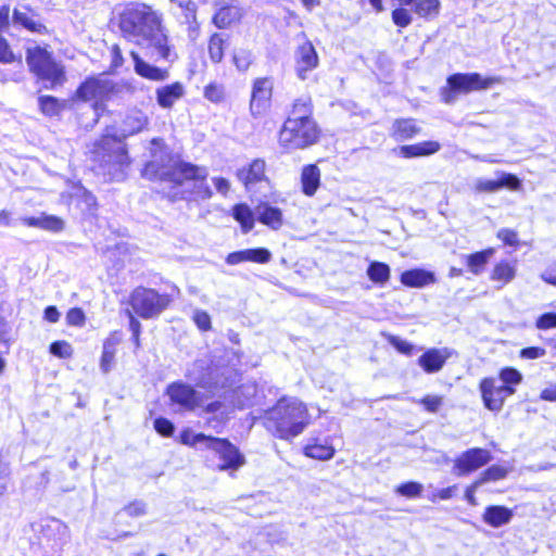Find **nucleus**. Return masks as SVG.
Returning <instances> with one entry per match:
<instances>
[{
	"label": "nucleus",
	"instance_id": "nucleus-37",
	"mask_svg": "<svg viewBox=\"0 0 556 556\" xmlns=\"http://www.w3.org/2000/svg\"><path fill=\"white\" fill-rule=\"evenodd\" d=\"M312 101L308 97H302L293 102L292 110L287 119H295L296 122L314 121L312 118Z\"/></svg>",
	"mask_w": 556,
	"mask_h": 556
},
{
	"label": "nucleus",
	"instance_id": "nucleus-34",
	"mask_svg": "<svg viewBox=\"0 0 556 556\" xmlns=\"http://www.w3.org/2000/svg\"><path fill=\"white\" fill-rule=\"evenodd\" d=\"M242 16V11L237 5H224L213 16V23L218 28H226Z\"/></svg>",
	"mask_w": 556,
	"mask_h": 556
},
{
	"label": "nucleus",
	"instance_id": "nucleus-56",
	"mask_svg": "<svg viewBox=\"0 0 556 556\" xmlns=\"http://www.w3.org/2000/svg\"><path fill=\"white\" fill-rule=\"evenodd\" d=\"M86 320L85 313L79 307L71 308L66 314V321L71 326L81 327Z\"/></svg>",
	"mask_w": 556,
	"mask_h": 556
},
{
	"label": "nucleus",
	"instance_id": "nucleus-30",
	"mask_svg": "<svg viewBox=\"0 0 556 556\" xmlns=\"http://www.w3.org/2000/svg\"><path fill=\"white\" fill-rule=\"evenodd\" d=\"M401 282L406 287L422 288L435 282V276L432 271L422 268H414L402 273Z\"/></svg>",
	"mask_w": 556,
	"mask_h": 556
},
{
	"label": "nucleus",
	"instance_id": "nucleus-8",
	"mask_svg": "<svg viewBox=\"0 0 556 556\" xmlns=\"http://www.w3.org/2000/svg\"><path fill=\"white\" fill-rule=\"evenodd\" d=\"M169 303V295L143 287L136 288L129 298L132 312L143 319L156 318Z\"/></svg>",
	"mask_w": 556,
	"mask_h": 556
},
{
	"label": "nucleus",
	"instance_id": "nucleus-4",
	"mask_svg": "<svg viewBox=\"0 0 556 556\" xmlns=\"http://www.w3.org/2000/svg\"><path fill=\"white\" fill-rule=\"evenodd\" d=\"M182 442L214 452L220 459V470H236L244 464V456L229 440L206 435L204 433L182 434Z\"/></svg>",
	"mask_w": 556,
	"mask_h": 556
},
{
	"label": "nucleus",
	"instance_id": "nucleus-41",
	"mask_svg": "<svg viewBox=\"0 0 556 556\" xmlns=\"http://www.w3.org/2000/svg\"><path fill=\"white\" fill-rule=\"evenodd\" d=\"M515 276L516 266L508 261H502L494 266L491 279L502 281L503 285H506L510 282Z\"/></svg>",
	"mask_w": 556,
	"mask_h": 556
},
{
	"label": "nucleus",
	"instance_id": "nucleus-21",
	"mask_svg": "<svg viewBox=\"0 0 556 556\" xmlns=\"http://www.w3.org/2000/svg\"><path fill=\"white\" fill-rule=\"evenodd\" d=\"M271 260V252L266 248H254L235 251L226 256L228 265H238L242 262L266 264Z\"/></svg>",
	"mask_w": 556,
	"mask_h": 556
},
{
	"label": "nucleus",
	"instance_id": "nucleus-29",
	"mask_svg": "<svg viewBox=\"0 0 556 556\" xmlns=\"http://www.w3.org/2000/svg\"><path fill=\"white\" fill-rule=\"evenodd\" d=\"M22 222L28 227H36L51 232H60L64 229V220L62 218L45 213L36 217H24Z\"/></svg>",
	"mask_w": 556,
	"mask_h": 556
},
{
	"label": "nucleus",
	"instance_id": "nucleus-60",
	"mask_svg": "<svg viewBox=\"0 0 556 556\" xmlns=\"http://www.w3.org/2000/svg\"><path fill=\"white\" fill-rule=\"evenodd\" d=\"M115 358V351L104 350L102 351L100 368L103 374L111 371Z\"/></svg>",
	"mask_w": 556,
	"mask_h": 556
},
{
	"label": "nucleus",
	"instance_id": "nucleus-52",
	"mask_svg": "<svg viewBox=\"0 0 556 556\" xmlns=\"http://www.w3.org/2000/svg\"><path fill=\"white\" fill-rule=\"evenodd\" d=\"M192 319L201 331H207L212 328L211 316L202 309H194Z\"/></svg>",
	"mask_w": 556,
	"mask_h": 556
},
{
	"label": "nucleus",
	"instance_id": "nucleus-40",
	"mask_svg": "<svg viewBox=\"0 0 556 556\" xmlns=\"http://www.w3.org/2000/svg\"><path fill=\"white\" fill-rule=\"evenodd\" d=\"M390 267L388 264L372 261L367 268L368 278L379 285H384L390 279Z\"/></svg>",
	"mask_w": 556,
	"mask_h": 556
},
{
	"label": "nucleus",
	"instance_id": "nucleus-46",
	"mask_svg": "<svg viewBox=\"0 0 556 556\" xmlns=\"http://www.w3.org/2000/svg\"><path fill=\"white\" fill-rule=\"evenodd\" d=\"M502 384L515 388L522 381V375L519 370L513 367H505L500 371L498 378H496Z\"/></svg>",
	"mask_w": 556,
	"mask_h": 556
},
{
	"label": "nucleus",
	"instance_id": "nucleus-62",
	"mask_svg": "<svg viewBox=\"0 0 556 556\" xmlns=\"http://www.w3.org/2000/svg\"><path fill=\"white\" fill-rule=\"evenodd\" d=\"M542 280L545 282L556 286V262L551 264L542 274Z\"/></svg>",
	"mask_w": 556,
	"mask_h": 556
},
{
	"label": "nucleus",
	"instance_id": "nucleus-20",
	"mask_svg": "<svg viewBox=\"0 0 556 556\" xmlns=\"http://www.w3.org/2000/svg\"><path fill=\"white\" fill-rule=\"evenodd\" d=\"M148 123L149 118L142 111L131 110L125 115L119 126L118 134H114V136L125 139L142 131L147 127Z\"/></svg>",
	"mask_w": 556,
	"mask_h": 556
},
{
	"label": "nucleus",
	"instance_id": "nucleus-33",
	"mask_svg": "<svg viewBox=\"0 0 556 556\" xmlns=\"http://www.w3.org/2000/svg\"><path fill=\"white\" fill-rule=\"evenodd\" d=\"M302 190L311 197L314 195L320 185V170L316 165H306L301 175Z\"/></svg>",
	"mask_w": 556,
	"mask_h": 556
},
{
	"label": "nucleus",
	"instance_id": "nucleus-2",
	"mask_svg": "<svg viewBox=\"0 0 556 556\" xmlns=\"http://www.w3.org/2000/svg\"><path fill=\"white\" fill-rule=\"evenodd\" d=\"M309 420L306 405L292 396H282L265 414L266 428L283 440L301 434L309 425Z\"/></svg>",
	"mask_w": 556,
	"mask_h": 556
},
{
	"label": "nucleus",
	"instance_id": "nucleus-48",
	"mask_svg": "<svg viewBox=\"0 0 556 556\" xmlns=\"http://www.w3.org/2000/svg\"><path fill=\"white\" fill-rule=\"evenodd\" d=\"M252 61L253 55L249 50L239 49L233 53V63L236 67L241 72H245L250 67Z\"/></svg>",
	"mask_w": 556,
	"mask_h": 556
},
{
	"label": "nucleus",
	"instance_id": "nucleus-61",
	"mask_svg": "<svg viewBox=\"0 0 556 556\" xmlns=\"http://www.w3.org/2000/svg\"><path fill=\"white\" fill-rule=\"evenodd\" d=\"M546 354V351L543 348L539 346H529L525 348L520 351V357L527 359H536L543 357Z\"/></svg>",
	"mask_w": 556,
	"mask_h": 556
},
{
	"label": "nucleus",
	"instance_id": "nucleus-15",
	"mask_svg": "<svg viewBox=\"0 0 556 556\" xmlns=\"http://www.w3.org/2000/svg\"><path fill=\"white\" fill-rule=\"evenodd\" d=\"M273 93V81L268 77L254 80L252 86L250 111L253 116H260L267 110Z\"/></svg>",
	"mask_w": 556,
	"mask_h": 556
},
{
	"label": "nucleus",
	"instance_id": "nucleus-18",
	"mask_svg": "<svg viewBox=\"0 0 556 556\" xmlns=\"http://www.w3.org/2000/svg\"><path fill=\"white\" fill-rule=\"evenodd\" d=\"M451 355L452 353L447 348H432L424 352L417 363L426 374H435L444 367Z\"/></svg>",
	"mask_w": 556,
	"mask_h": 556
},
{
	"label": "nucleus",
	"instance_id": "nucleus-13",
	"mask_svg": "<svg viewBox=\"0 0 556 556\" xmlns=\"http://www.w3.org/2000/svg\"><path fill=\"white\" fill-rule=\"evenodd\" d=\"M102 147L104 151H108V153L103 155V162L109 166V172H111V168L114 170H123V168L129 164L128 153L123 143V139L114 135L106 136L102 140Z\"/></svg>",
	"mask_w": 556,
	"mask_h": 556
},
{
	"label": "nucleus",
	"instance_id": "nucleus-49",
	"mask_svg": "<svg viewBox=\"0 0 556 556\" xmlns=\"http://www.w3.org/2000/svg\"><path fill=\"white\" fill-rule=\"evenodd\" d=\"M49 351L52 355L60 358H70L73 355V348L66 341H54L50 344Z\"/></svg>",
	"mask_w": 556,
	"mask_h": 556
},
{
	"label": "nucleus",
	"instance_id": "nucleus-57",
	"mask_svg": "<svg viewBox=\"0 0 556 556\" xmlns=\"http://www.w3.org/2000/svg\"><path fill=\"white\" fill-rule=\"evenodd\" d=\"M123 511L130 517H141L147 513V505L142 501H134L126 505Z\"/></svg>",
	"mask_w": 556,
	"mask_h": 556
},
{
	"label": "nucleus",
	"instance_id": "nucleus-28",
	"mask_svg": "<svg viewBox=\"0 0 556 556\" xmlns=\"http://www.w3.org/2000/svg\"><path fill=\"white\" fill-rule=\"evenodd\" d=\"M265 161L261 159L254 160L248 168H241L237 172V177L249 189L254 184L265 179Z\"/></svg>",
	"mask_w": 556,
	"mask_h": 556
},
{
	"label": "nucleus",
	"instance_id": "nucleus-43",
	"mask_svg": "<svg viewBox=\"0 0 556 556\" xmlns=\"http://www.w3.org/2000/svg\"><path fill=\"white\" fill-rule=\"evenodd\" d=\"M116 86V97L124 96H135L138 92L143 91V84L135 78L123 79L121 81H115Z\"/></svg>",
	"mask_w": 556,
	"mask_h": 556
},
{
	"label": "nucleus",
	"instance_id": "nucleus-53",
	"mask_svg": "<svg viewBox=\"0 0 556 556\" xmlns=\"http://www.w3.org/2000/svg\"><path fill=\"white\" fill-rule=\"evenodd\" d=\"M154 429L163 437H172L175 431V426L168 419L159 417L154 420Z\"/></svg>",
	"mask_w": 556,
	"mask_h": 556
},
{
	"label": "nucleus",
	"instance_id": "nucleus-26",
	"mask_svg": "<svg viewBox=\"0 0 556 556\" xmlns=\"http://www.w3.org/2000/svg\"><path fill=\"white\" fill-rule=\"evenodd\" d=\"M513 517L514 513L511 509L505 506L490 505L485 508L482 519L486 525L500 528L509 523Z\"/></svg>",
	"mask_w": 556,
	"mask_h": 556
},
{
	"label": "nucleus",
	"instance_id": "nucleus-64",
	"mask_svg": "<svg viewBox=\"0 0 556 556\" xmlns=\"http://www.w3.org/2000/svg\"><path fill=\"white\" fill-rule=\"evenodd\" d=\"M122 337L118 332H113L103 343L104 350H111L116 352V346L121 343Z\"/></svg>",
	"mask_w": 556,
	"mask_h": 556
},
{
	"label": "nucleus",
	"instance_id": "nucleus-47",
	"mask_svg": "<svg viewBox=\"0 0 556 556\" xmlns=\"http://www.w3.org/2000/svg\"><path fill=\"white\" fill-rule=\"evenodd\" d=\"M386 338L397 352L407 356L413 354L415 348L410 342L394 334H387Z\"/></svg>",
	"mask_w": 556,
	"mask_h": 556
},
{
	"label": "nucleus",
	"instance_id": "nucleus-17",
	"mask_svg": "<svg viewBox=\"0 0 556 556\" xmlns=\"http://www.w3.org/2000/svg\"><path fill=\"white\" fill-rule=\"evenodd\" d=\"M204 369L205 362L201 359L195 361L192 368L188 370L186 376L202 389H217L225 387V383L218 378L217 368H207L206 371L203 372Z\"/></svg>",
	"mask_w": 556,
	"mask_h": 556
},
{
	"label": "nucleus",
	"instance_id": "nucleus-44",
	"mask_svg": "<svg viewBox=\"0 0 556 556\" xmlns=\"http://www.w3.org/2000/svg\"><path fill=\"white\" fill-rule=\"evenodd\" d=\"M439 0H417L415 2V13L420 17L432 18L439 14Z\"/></svg>",
	"mask_w": 556,
	"mask_h": 556
},
{
	"label": "nucleus",
	"instance_id": "nucleus-5",
	"mask_svg": "<svg viewBox=\"0 0 556 556\" xmlns=\"http://www.w3.org/2000/svg\"><path fill=\"white\" fill-rule=\"evenodd\" d=\"M26 63L31 73L48 83L45 87L53 89L66 80L64 66L58 63L46 48L36 46L27 48Z\"/></svg>",
	"mask_w": 556,
	"mask_h": 556
},
{
	"label": "nucleus",
	"instance_id": "nucleus-38",
	"mask_svg": "<svg viewBox=\"0 0 556 556\" xmlns=\"http://www.w3.org/2000/svg\"><path fill=\"white\" fill-rule=\"evenodd\" d=\"M65 101H61L53 96H40L38 98L40 112L49 117L60 115V113L65 109Z\"/></svg>",
	"mask_w": 556,
	"mask_h": 556
},
{
	"label": "nucleus",
	"instance_id": "nucleus-23",
	"mask_svg": "<svg viewBox=\"0 0 556 556\" xmlns=\"http://www.w3.org/2000/svg\"><path fill=\"white\" fill-rule=\"evenodd\" d=\"M134 61V71L142 78L153 81H164L169 77V72L144 61L136 51L130 52Z\"/></svg>",
	"mask_w": 556,
	"mask_h": 556
},
{
	"label": "nucleus",
	"instance_id": "nucleus-7",
	"mask_svg": "<svg viewBox=\"0 0 556 556\" xmlns=\"http://www.w3.org/2000/svg\"><path fill=\"white\" fill-rule=\"evenodd\" d=\"M319 135L315 121L286 119L279 131V144L288 152L305 149L316 143Z\"/></svg>",
	"mask_w": 556,
	"mask_h": 556
},
{
	"label": "nucleus",
	"instance_id": "nucleus-1",
	"mask_svg": "<svg viewBox=\"0 0 556 556\" xmlns=\"http://www.w3.org/2000/svg\"><path fill=\"white\" fill-rule=\"evenodd\" d=\"M122 36L141 48L151 56L173 62L177 55L169 45L162 13L143 3L127 7L119 15Z\"/></svg>",
	"mask_w": 556,
	"mask_h": 556
},
{
	"label": "nucleus",
	"instance_id": "nucleus-54",
	"mask_svg": "<svg viewBox=\"0 0 556 556\" xmlns=\"http://www.w3.org/2000/svg\"><path fill=\"white\" fill-rule=\"evenodd\" d=\"M16 60L8 40L0 35V63L11 64Z\"/></svg>",
	"mask_w": 556,
	"mask_h": 556
},
{
	"label": "nucleus",
	"instance_id": "nucleus-22",
	"mask_svg": "<svg viewBox=\"0 0 556 556\" xmlns=\"http://www.w3.org/2000/svg\"><path fill=\"white\" fill-rule=\"evenodd\" d=\"M497 174L500 177L496 180L478 179L476 182V190L479 192L493 193L503 188L516 190L520 187V180L516 175L500 172Z\"/></svg>",
	"mask_w": 556,
	"mask_h": 556
},
{
	"label": "nucleus",
	"instance_id": "nucleus-39",
	"mask_svg": "<svg viewBox=\"0 0 556 556\" xmlns=\"http://www.w3.org/2000/svg\"><path fill=\"white\" fill-rule=\"evenodd\" d=\"M394 134L401 140H407L419 134L420 128L413 118L396 119L394 122Z\"/></svg>",
	"mask_w": 556,
	"mask_h": 556
},
{
	"label": "nucleus",
	"instance_id": "nucleus-35",
	"mask_svg": "<svg viewBox=\"0 0 556 556\" xmlns=\"http://www.w3.org/2000/svg\"><path fill=\"white\" fill-rule=\"evenodd\" d=\"M233 218L241 225L243 233H248L254 227L255 210L252 211L247 204L240 203L232 207Z\"/></svg>",
	"mask_w": 556,
	"mask_h": 556
},
{
	"label": "nucleus",
	"instance_id": "nucleus-3",
	"mask_svg": "<svg viewBox=\"0 0 556 556\" xmlns=\"http://www.w3.org/2000/svg\"><path fill=\"white\" fill-rule=\"evenodd\" d=\"M166 395H168L172 404L178 406V412L190 413L199 410V416L215 414L224 406L220 401L205 404V395L182 381H175L168 384Z\"/></svg>",
	"mask_w": 556,
	"mask_h": 556
},
{
	"label": "nucleus",
	"instance_id": "nucleus-16",
	"mask_svg": "<svg viewBox=\"0 0 556 556\" xmlns=\"http://www.w3.org/2000/svg\"><path fill=\"white\" fill-rule=\"evenodd\" d=\"M12 24L35 34H47L46 25L40 21L39 14L29 5H21L12 12Z\"/></svg>",
	"mask_w": 556,
	"mask_h": 556
},
{
	"label": "nucleus",
	"instance_id": "nucleus-27",
	"mask_svg": "<svg viewBox=\"0 0 556 556\" xmlns=\"http://www.w3.org/2000/svg\"><path fill=\"white\" fill-rule=\"evenodd\" d=\"M185 94L184 85L179 81L156 89V102L163 109H169Z\"/></svg>",
	"mask_w": 556,
	"mask_h": 556
},
{
	"label": "nucleus",
	"instance_id": "nucleus-55",
	"mask_svg": "<svg viewBox=\"0 0 556 556\" xmlns=\"http://www.w3.org/2000/svg\"><path fill=\"white\" fill-rule=\"evenodd\" d=\"M392 21L400 27H407L412 23V16L406 9L399 8L392 11Z\"/></svg>",
	"mask_w": 556,
	"mask_h": 556
},
{
	"label": "nucleus",
	"instance_id": "nucleus-63",
	"mask_svg": "<svg viewBox=\"0 0 556 556\" xmlns=\"http://www.w3.org/2000/svg\"><path fill=\"white\" fill-rule=\"evenodd\" d=\"M127 316L129 317V329L132 333V337H140L141 332V324L140 321L134 316L132 309L126 311Z\"/></svg>",
	"mask_w": 556,
	"mask_h": 556
},
{
	"label": "nucleus",
	"instance_id": "nucleus-36",
	"mask_svg": "<svg viewBox=\"0 0 556 556\" xmlns=\"http://www.w3.org/2000/svg\"><path fill=\"white\" fill-rule=\"evenodd\" d=\"M493 254V249H486L469 255H465L464 257L466 258V264L469 270L473 275H480Z\"/></svg>",
	"mask_w": 556,
	"mask_h": 556
},
{
	"label": "nucleus",
	"instance_id": "nucleus-50",
	"mask_svg": "<svg viewBox=\"0 0 556 556\" xmlns=\"http://www.w3.org/2000/svg\"><path fill=\"white\" fill-rule=\"evenodd\" d=\"M204 97L214 103L222 102L225 98L224 87L216 83H211L204 89Z\"/></svg>",
	"mask_w": 556,
	"mask_h": 556
},
{
	"label": "nucleus",
	"instance_id": "nucleus-11",
	"mask_svg": "<svg viewBox=\"0 0 556 556\" xmlns=\"http://www.w3.org/2000/svg\"><path fill=\"white\" fill-rule=\"evenodd\" d=\"M492 454L489 450L482 447H472L463 452L456 457L453 465V473L458 477L468 476L489 464Z\"/></svg>",
	"mask_w": 556,
	"mask_h": 556
},
{
	"label": "nucleus",
	"instance_id": "nucleus-32",
	"mask_svg": "<svg viewBox=\"0 0 556 556\" xmlns=\"http://www.w3.org/2000/svg\"><path fill=\"white\" fill-rule=\"evenodd\" d=\"M304 453L311 458L326 460L333 456L334 448L326 440L312 439L304 447Z\"/></svg>",
	"mask_w": 556,
	"mask_h": 556
},
{
	"label": "nucleus",
	"instance_id": "nucleus-14",
	"mask_svg": "<svg viewBox=\"0 0 556 556\" xmlns=\"http://www.w3.org/2000/svg\"><path fill=\"white\" fill-rule=\"evenodd\" d=\"M295 72L301 80L308 78V74L319 64L318 54L309 40H304L294 51Z\"/></svg>",
	"mask_w": 556,
	"mask_h": 556
},
{
	"label": "nucleus",
	"instance_id": "nucleus-58",
	"mask_svg": "<svg viewBox=\"0 0 556 556\" xmlns=\"http://www.w3.org/2000/svg\"><path fill=\"white\" fill-rule=\"evenodd\" d=\"M497 238L510 247H517L519 243L517 232L508 228L500 229L497 232Z\"/></svg>",
	"mask_w": 556,
	"mask_h": 556
},
{
	"label": "nucleus",
	"instance_id": "nucleus-51",
	"mask_svg": "<svg viewBox=\"0 0 556 556\" xmlns=\"http://www.w3.org/2000/svg\"><path fill=\"white\" fill-rule=\"evenodd\" d=\"M420 405L429 413H437L443 404V397L440 395H426L418 401Z\"/></svg>",
	"mask_w": 556,
	"mask_h": 556
},
{
	"label": "nucleus",
	"instance_id": "nucleus-42",
	"mask_svg": "<svg viewBox=\"0 0 556 556\" xmlns=\"http://www.w3.org/2000/svg\"><path fill=\"white\" fill-rule=\"evenodd\" d=\"M227 40L228 38L223 34H214L211 36L208 42V54L212 62H222L224 58V49L228 46Z\"/></svg>",
	"mask_w": 556,
	"mask_h": 556
},
{
	"label": "nucleus",
	"instance_id": "nucleus-25",
	"mask_svg": "<svg viewBox=\"0 0 556 556\" xmlns=\"http://www.w3.org/2000/svg\"><path fill=\"white\" fill-rule=\"evenodd\" d=\"M255 216L260 223L268 226L273 230L280 229L283 224L281 210L268 203H260L255 207Z\"/></svg>",
	"mask_w": 556,
	"mask_h": 556
},
{
	"label": "nucleus",
	"instance_id": "nucleus-24",
	"mask_svg": "<svg viewBox=\"0 0 556 556\" xmlns=\"http://www.w3.org/2000/svg\"><path fill=\"white\" fill-rule=\"evenodd\" d=\"M172 10L175 15L180 20L181 24L189 26V31H194L198 28L197 23V4L192 0H169Z\"/></svg>",
	"mask_w": 556,
	"mask_h": 556
},
{
	"label": "nucleus",
	"instance_id": "nucleus-9",
	"mask_svg": "<svg viewBox=\"0 0 556 556\" xmlns=\"http://www.w3.org/2000/svg\"><path fill=\"white\" fill-rule=\"evenodd\" d=\"M75 98L81 101H108L117 98L115 81L104 75L88 77L77 88Z\"/></svg>",
	"mask_w": 556,
	"mask_h": 556
},
{
	"label": "nucleus",
	"instance_id": "nucleus-10",
	"mask_svg": "<svg viewBox=\"0 0 556 556\" xmlns=\"http://www.w3.org/2000/svg\"><path fill=\"white\" fill-rule=\"evenodd\" d=\"M479 389L485 408L492 412H500L505 400L515 394L516 389L502 384L494 377H486L480 381Z\"/></svg>",
	"mask_w": 556,
	"mask_h": 556
},
{
	"label": "nucleus",
	"instance_id": "nucleus-6",
	"mask_svg": "<svg viewBox=\"0 0 556 556\" xmlns=\"http://www.w3.org/2000/svg\"><path fill=\"white\" fill-rule=\"evenodd\" d=\"M177 182L181 187V198L189 201H204L213 195L206 181L208 172L206 167L181 162L176 169Z\"/></svg>",
	"mask_w": 556,
	"mask_h": 556
},
{
	"label": "nucleus",
	"instance_id": "nucleus-59",
	"mask_svg": "<svg viewBox=\"0 0 556 556\" xmlns=\"http://www.w3.org/2000/svg\"><path fill=\"white\" fill-rule=\"evenodd\" d=\"M539 329H549L556 327V313L549 312L542 314L535 323Z\"/></svg>",
	"mask_w": 556,
	"mask_h": 556
},
{
	"label": "nucleus",
	"instance_id": "nucleus-31",
	"mask_svg": "<svg viewBox=\"0 0 556 556\" xmlns=\"http://www.w3.org/2000/svg\"><path fill=\"white\" fill-rule=\"evenodd\" d=\"M441 146L437 141H424L416 144L400 147V154L406 159L428 156L438 152Z\"/></svg>",
	"mask_w": 556,
	"mask_h": 556
},
{
	"label": "nucleus",
	"instance_id": "nucleus-19",
	"mask_svg": "<svg viewBox=\"0 0 556 556\" xmlns=\"http://www.w3.org/2000/svg\"><path fill=\"white\" fill-rule=\"evenodd\" d=\"M40 528L42 536L55 546H62L70 538L68 527L60 519L47 518L42 520Z\"/></svg>",
	"mask_w": 556,
	"mask_h": 556
},
{
	"label": "nucleus",
	"instance_id": "nucleus-45",
	"mask_svg": "<svg viewBox=\"0 0 556 556\" xmlns=\"http://www.w3.org/2000/svg\"><path fill=\"white\" fill-rule=\"evenodd\" d=\"M506 475H507L506 468H504L503 466H500V465H492L488 469H485L482 472L481 478L477 482L471 484L470 486H478L479 484H482V483L496 482V481L505 478Z\"/></svg>",
	"mask_w": 556,
	"mask_h": 556
},
{
	"label": "nucleus",
	"instance_id": "nucleus-12",
	"mask_svg": "<svg viewBox=\"0 0 556 556\" xmlns=\"http://www.w3.org/2000/svg\"><path fill=\"white\" fill-rule=\"evenodd\" d=\"M497 77H482L479 73H456L447 77V85L452 91L468 93L475 90H484L498 83Z\"/></svg>",
	"mask_w": 556,
	"mask_h": 556
}]
</instances>
